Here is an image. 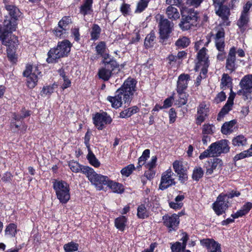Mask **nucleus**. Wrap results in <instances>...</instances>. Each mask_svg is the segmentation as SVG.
<instances>
[{
    "instance_id": "obj_1",
    "label": "nucleus",
    "mask_w": 252,
    "mask_h": 252,
    "mask_svg": "<svg viewBox=\"0 0 252 252\" xmlns=\"http://www.w3.org/2000/svg\"><path fill=\"white\" fill-rule=\"evenodd\" d=\"M71 43L67 40L59 42L56 48H52L48 52L46 60L48 63H52L56 60L67 55L70 51Z\"/></svg>"
},
{
    "instance_id": "obj_2",
    "label": "nucleus",
    "mask_w": 252,
    "mask_h": 252,
    "mask_svg": "<svg viewBox=\"0 0 252 252\" xmlns=\"http://www.w3.org/2000/svg\"><path fill=\"white\" fill-rule=\"evenodd\" d=\"M82 172L86 175L91 184L98 190H102L103 186L107 185L109 178L96 173L93 168L89 166H85L82 169Z\"/></svg>"
},
{
    "instance_id": "obj_3",
    "label": "nucleus",
    "mask_w": 252,
    "mask_h": 252,
    "mask_svg": "<svg viewBox=\"0 0 252 252\" xmlns=\"http://www.w3.org/2000/svg\"><path fill=\"white\" fill-rule=\"evenodd\" d=\"M102 63L104 66L98 70V75L100 79L106 81L111 77L113 71L119 68V64L108 54L103 55Z\"/></svg>"
},
{
    "instance_id": "obj_4",
    "label": "nucleus",
    "mask_w": 252,
    "mask_h": 252,
    "mask_svg": "<svg viewBox=\"0 0 252 252\" xmlns=\"http://www.w3.org/2000/svg\"><path fill=\"white\" fill-rule=\"evenodd\" d=\"M53 188L55 190L57 198L63 204L66 203L70 199V188L69 185L62 180H54Z\"/></svg>"
},
{
    "instance_id": "obj_5",
    "label": "nucleus",
    "mask_w": 252,
    "mask_h": 252,
    "mask_svg": "<svg viewBox=\"0 0 252 252\" xmlns=\"http://www.w3.org/2000/svg\"><path fill=\"white\" fill-rule=\"evenodd\" d=\"M182 20L179 24V26L183 31L189 29L191 26L196 24L197 20V13L194 10L186 8H183L181 10Z\"/></svg>"
},
{
    "instance_id": "obj_6",
    "label": "nucleus",
    "mask_w": 252,
    "mask_h": 252,
    "mask_svg": "<svg viewBox=\"0 0 252 252\" xmlns=\"http://www.w3.org/2000/svg\"><path fill=\"white\" fill-rule=\"evenodd\" d=\"M136 80L129 77L125 81L122 86L118 89L124 94L123 99L125 103H128L132 99L134 93L136 91Z\"/></svg>"
},
{
    "instance_id": "obj_7",
    "label": "nucleus",
    "mask_w": 252,
    "mask_h": 252,
    "mask_svg": "<svg viewBox=\"0 0 252 252\" xmlns=\"http://www.w3.org/2000/svg\"><path fill=\"white\" fill-rule=\"evenodd\" d=\"M40 74V72L37 66L31 65H28L26 66L23 75L27 78V83L29 88L32 89L36 85Z\"/></svg>"
},
{
    "instance_id": "obj_8",
    "label": "nucleus",
    "mask_w": 252,
    "mask_h": 252,
    "mask_svg": "<svg viewBox=\"0 0 252 252\" xmlns=\"http://www.w3.org/2000/svg\"><path fill=\"white\" fill-rule=\"evenodd\" d=\"M157 20H159V28L160 37L162 39L168 38L169 34L171 32L173 27V24L171 23L168 19L164 18L161 15H158L156 16Z\"/></svg>"
},
{
    "instance_id": "obj_9",
    "label": "nucleus",
    "mask_w": 252,
    "mask_h": 252,
    "mask_svg": "<svg viewBox=\"0 0 252 252\" xmlns=\"http://www.w3.org/2000/svg\"><path fill=\"white\" fill-rule=\"evenodd\" d=\"M175 175L171 169L169 168L162 173L161 176L159 189L164 190L175 184Z\"/></svg>"
},
{
    "instance_id": "obj_10",
    "label": "nucleus",
    "mask_w": 252,
    "mask_h": 252,
    "mask_svg": "<svg viewBox=\"0 0 252 252\" xmlns=\"http://www.w3.org/2000/svg\"><path fill=\"white\" fill-rule=\"evenodd\" d=\"M228 201L226 196L220 194L213 204V208L218 215L222 214L227 208Z\"/></svg>"
},
{
    "instance_id": "obj_11",
    "label": "nucleus",
    "mask_w": 252,
    "mask_h": 252,
    "mask_svg": "<svg viewBox=\"0 0 252 252\" xmlns=\"http://www.w3.org/2000/svg\"><path fill=\"white\" fill-rule=\"evenodd\" d=\"M93 119L94 124L100 130L104 128L105 125L109 124L112 122L111 118L105 112L96 113Z\"/></svg>"
},
{
    "instance_id": "obj_12",
    "label": "nucleus",
    "mask_w": 252,
    "mask_h": 252,
    "mask_svg": "<svg viewBox=\"0 0 252 252\" xmlns=\"http://www.w3.org/2000/svg\"><path fill=\"white\" fill-rule=\"evenodd\" d=\"M216 14L221 19L220 25L222 26H227L230 24L229 16L230 15L229 9L226 6L222 5L215 7Z\"/></svg>"
},
{
    "instance_id": "obj_13",
    "label": "nucleus",
    "mask_w": 252,
    "mask_h": 252,
    "mask_svg": "<svg viewBox=\"0 0 252 252\" xmlns=\"http://www.w3.org/2000/svg\"><path fill=\"white\" fill-rule=\"evenodd\" d=\"M162 220L164 224L168 228L169 231L175 230L179 223V217L176 214L164 216Z\"/></svg>"
},
{
    "instance_id": "obj_14",
    "label": "nucleus",
    "mask_w": 252,
    "mask_h": 252,
    "mask_svg": "<svg viewBox=\"0 0 252 252\" xmlns=\"http://www.w3.org/2000/svg\"><path fill=\"white\" fill-rule=\"evenodd\" d=\"M240 86L242 88L237 94L239 95L244 94L245 93L252 92V75H245L241 80Z\"/></svg>"
},
{
    "instance_id": "obj_15",
    "label": "nucleus",
    "mask_w": 252,
    "mask_h": 252,
    "mask_svg": "<svg viewBox=\"0 0 252 252\" xmlns=\"http://www.w3.org/2000/svg\"><path fill=\"white\" fill-rule=\"evenodd\" d=\"M174 171L177 174L179 179L181 182H184L188 179L187 169L184 167L182 162L176 160L173 163Z\"/></svg>"
},
{
    "instance_id": "obj_16",
    "label": "nucleus",
    "mask_w": 252,
    "mask_h": 252,
    "mask_svg": "<svg viewBox=\"0 0 252 252\" xmlns=\"http://www.w3.org/2000/svg\"><path fill=\"white\" fill-rule=\"evenodd\" d=\"M202 246L206 248L209 252H221L220 245L211 239H205L200 241Z\"/></svg>"
},
{
    "instance_id": "obj_17",
    "label": "nucleus",
    "mask_w": 252,
    "mask_h": 252,
    "mask_svg": "<svg viewBox=\"0 0 252 252\" xmlns=\"http://www.w3.org/2000/svg\"><path fill=\"white\" fill-rule=\"evenodd\" d=\"M123 94L120 90L118 89L116 92V94L114 96H109L107 98V100L111 104L113 108L117 109L122 106L124 99H123Z\"/></svg>"
},
{
    "instance_id": "obj_18",
    "label": "nucleus",
    "mask_w": 252,
    "mask_h": 252,
    "mask_svg": "<svg viewBox=\"0 0 252 252\" xmlns=\"http://www.w3.org/2000/svg\"><path fill=\"white\" fill-rule=\"evenodd\" d=\"M207 50L204 47H202L197 54V63H196V68L199 69L202 64L207 65L209 63V56L207 54Z\"/></svg>"
},
{
    "instance_id": "obj_19",
    "label": "nucleus",
    "mask_w": 252,
    "mask_h": 252,
    "mask_svg": "<svg viewBox=\"0 0 252 252\" xmlns=\"http://www.w3.org/2000/svg\"><path fill=\"white\" fill-rule=\"evenodd\" d=\"M209 107L204 103L202 102L197 107L196 123L200 125L205 119L209 113Z\"/></svg>"
},
{
    "instance_id": "obj_20",
    "label": "nucleus",
    "mask_w": 252,
    "mask_h": 252,
    "mask_svg": "<svg viewBox=\"0 0 252 252\" xmlns=\"http://www.w3.org/2000/svg\"><path fill=\"white\" fill-rule=\"evenodd\" d=\"M190 80V76L187 74H182L179 77L177 81V92L184 91L188 87V82Z\"/></svg>"
},
{
    "instance_id": "obj_21",
    "label": "nucleus",
    "mask_w": 252,
    "mask_h": 252,
    "mask_svg": "<svg viewBox=\"0 0 252 252\" xmlns=\"http://www.w3.org/2000/svg\"><path fill=\"white\" fill-rule=\"evenodd\" d=\"M235 55L236 48L233 47L230 49L226 63V69L231 72L235 69Z\"/></svg>"
},
{
    "instance_id": "obj_22",
    "label": "nucleus",
    "mask_w": 252,
    "mask_h": 252,
    "mask_svg": "<svg viewBox=\"0 0 252 252\" xmlns=\"http://www.w3.org/2000/svg\"><path fill=\"white\" fill-rule=\"evenodd\" d=\"M2 44L7 47V49H16L18 40L15 35L10 34L5 36L2 41Z\"/></svg>"
},
{
    "instance_id": "obj_23",
    "label": "nucleus",
    "mask_w": 252,
    "mask_h": 252,
    "mask_svg": "<svg viewBox=\"0 0 252 252\" xmlns=\"http://www.w3.org/2000/svg\"><path fill=\"white\" fill-rule=\"evenodd\" d=\"M222 165V161L220 158H214L211 160V164L206 167V174L210 175L214 171L220 170Z\"/></svg>"
},
{
    "instance_id": "obj_24",
    "label": "nucleus",
    "mask_w": 252,
    "mask_h": 252,
    "mask_svg": "<svg viewBox=\"0 0 252 252\" xmlns=\"http://www.w3.org/2000/svg\"><path fill=\"white\" fill-rule=\"evenodd\" d=\"M4 31L5 33L15 31L17 28V20L6 18L3 22Z\"/></svg>"
},
{
    "instance_id": "obj_25",
    "label": "nucleus",
    "mask_w": 252,
    "mask_h": 252,
    "mask_svg": "<svg viewBox=\"0 0 252 252\" xmlns=\"http://www.w3.org/2000/svg\"><path fill=\"white\" fill-rule=\"evenodd\" d=\"M216 46L217 50L220 52L217 56V58L222 60L225 58V53L224 52V39H215Z\"/></svg>"
},
{
    "instance_id": "obj_26",
    "label": "nucleus",
    "mask_w": 252,
    "mask_h": 252,
    "mask_svg": "<svg viewBox=\"0 0 252 252\" xmlns=\"http://www.w3.org/2000/svg\"><path fill=\"white\" fill-rule=\"evenodd\" d=\"M252 208V203L248 202L245 203L236 213L232 214L231 216L233 218H238L246 215Z\"/></svg>"
},
{
    "instance_id": "obj_27",
    "label": "nucleus",
    "mask_w": 252,
    "mask_h": 252,
    "mask_svg": "<svg viewBox=\"0 0 252 252\" xmlns=\"http://www.w3.org/2000/svg\"><path fill=\"white\" fill-rule=\"evenodd\" d=\"M115 193H121L124 191V188L121 184L114 182L108 179L106 185Z\"/></svg>"
},
{
    "instance_id": "obj_28",
    "label": "nucleus",
    "mask_w": 252,
    "mask_h": 252,
    "mask_svg": "<svg viewBox=\"0 0 252 252\" xmlns=\"http://www.w3.org/2000/svg\"><path fill=\"white\" fill-rule=\"evenodd\" d=\"M6 10L11 19L17 20L21 15L19 9L13 5H6Z\"/></svg>"
},
{
    "instance_id": "obj_29",
    "label": "nucleus",
    "mask_w": 252,
    "mask_h": 252,
    "mask_svg": "<svg viewBox=\"0 0 252 252\" xmlns=\"http://www.w3.org/2000/svg\"><path fill=\"white\" fill-rule=\"evenodd\" d=\"M166 14L168 18L171 20H175L180 18V14L178 9L171 5L167 7Z\"/></svg>"
},
{
    "instance_id": "obj_30",
    "label": "nucleus",
    "mask_w": 252,
    "mask_h": 252,
    "mask_svg": "<svg viewBox=\"0 0 252 252\" xmlns=\"http://www.w3.org/2000/svg\"><path fill=\"white\" fill-rule=\"evenodd\" d=\"M93 0H86L85 3L80 7V12L83 15L90 14L92 11Z\"/></svg>"
},
{
    "instance_id": "obj_31",
    "label": "nucleus",
    "mask_w": 252,
    "mask_h": 252,
    "mask_svg": "<svg viewBox=\"0 0 252 252\" xmlns=\"http://www.w3.org/2000/svg\"><path fill=\"white\" fill-rule=\"evenodd\" d=\"M250 21L249 14L241 13L239 19L237 21V25L240 29L245 28Z\"/></svg>"
},
{
    "instance_id": "obj_32",
    "label": "nucleus",
    "mask_w": 252,
    "mask_h": 252,
    "mask_svg": "<svg viewBox=\"0 0 252 252\" xmlns=\"http://www.w3.org/2000/svg\"><path fill=\"white\" fill-rule=\"evenodd\" d=\"M127 219L124 216L116 218L115 220V226L121 231H123L126 225Z\"/></svg>"
},
{
    "instance_id": "obj_33",
    "label": "nucleus",
    "mask_w": 252,
    "mask_h": 252,
    "mask_svg": "<svg viewBox=\"0 0 252 252\" xmlns=\"http://www.w3.org/2000/svg\"><path fill=\"white\" fill-rule=\"evenodd\" d=\"M217 146L219 147L220 154L222 153H227L229 151V147L228 145V141L225 139L220 140L217 142Z\"/></svg>"
},
{
    "instance_id": "obj_34",
    "label": "nucleus",
    "mask_w": 252,
    "mask_h": 252,
    "mask_svg": "<svg viewBox=\"0 0 252 252\" xmlns=\"http://www.w3.org/2000/svg\"><path fill=\"white\" fill-rule=\"evenodd\" d=\"M235 123L236 122L234 120L225 123L221 126V131L222 133L224 134L231 133L233 131V127Z\"/></svg>"
},
{
    "instance_id": "obj_35",
    "label": "nucleus",
    "mask_w": 252,
    "mask_h": 252,
    "mask_svg": "<svg viewBox=\"0 0 252 252\" xmlns=\"http://www.w3.org/2000/svg\"><path fill=\"white\" fill-rule=\"evenodd\" d=\"M232 79L227 74L224 73L222 74L221 79L220 87L221 89H225L226 88H232Z\"/></svg>"
},
{
    "instance_id": "obj_36",
    "label": "nucleus",
    "mask_w": 252,
    "mask_h": 252,
    "mask_svg": "<svg viewBox=\"0 0 252 252\" xmlns=\"http://www.w3.org/2000/svg\"><path fill=\"white\" fill-rule=\"evenodd\" d=\"M190 41L189 38L186 36L180 37L175 42V45L179 49L185 48L188 47Z\"/></svg>"
},
{
    "instance_id": "obj_37",
    "label": "nucleus",
    "mask_w": 252,
    "mask_h": 252,
    "mask_svg": "<svg viewBox=\"0 0 252 252\" xmlns=\"http://www.w3.org/2000/svg\"><path fill=\"white\" fill-rule=\"evenodd\" d=\"M138 110V108L136 106L129 108L121 112L120 114V117L122 118L130 117L133 114L136 113Z\"/></svg>"
},
{
    "instance_id": "obj_38",
    "label": "nucleus",
    "mask_w": 252,
    "mask_h": 252,
    "mask_svg": "<svg viewBox=\"0 0 252 252\" xmlns=\"http://www.w3.org/2000/svg\"><path fill=\"white\" fill-rule=\"evenodd\" d=\"M137 216L141 219H144L149 217V212L144 205L141 204L138 207Z\"/></svg>"
},
{
    "instance_id": "obj_39",
    "label": "nucleus",
    "mask_w": 252,
    "mask_h": 252,
    "mask_svg": "<svg viewBox=\"0 0 252 252\" xmlns=\"http://www.w3.org/2000/svg\"><path fill=\"white\" fill-rule=\"evenodd\" d=\"M71 23V19L70 17L64 16L59 22L58 26L67 31L69 29V25Z\"/></svg>"
},
{
    "instance_id": "obj_40",
    "label": "nucleus",
    "mask_w": 252,
    "mask_h": 252,
    "mask_svg": "<svg viewBox=\"0 0 252 252\" xmlns=\"http://www.w3.org/2000/svg\"><path fill=\"white\" fill-rule=\"evenodd\" d=\"M251 156H252V144L248 150L237 154L234 157V160L237 161Z\"/></svg>"
},
{
    "instance_id": "obj_41",
    "label": "nucleus",
    "mask_w": 252,
    "mask_h": 252,
    "mask_svg": "<svg viewBox=\"0 0 252 252\" xmlns=\"http://www.w3.org/2000/svg\"><path fill=\"white\" fill-rule=\"evenodd\" d=\"M79 244L73 241L66 243L63 246V249L65 252H74L78 250Z\"/></svg>"
},
{
    "instance_id": "obj_42",
    "label": "nucleus",
    "mask_w": 252,
    "mask_h": 252,
    "mask_svg": "<svg viewBox=\"0 0 252 252\" xmlns=\"http://www.w3.org/2000/svg\"><path fill=\"white\" fill-rule=\"evenodd\" d=\"M88 150L89 153L87 155V158L90 163L95 167H99L100 165L99 161L96 158L95 156L93 154V153L90 150V149H89Z\"/></svg>"
},
{
    "instance_id": "obj_43",
    "label": "nucleus",
    "mask_w": 252,
    "mask_h": 252,
    "mask_svg": "<svg viewBox=\"0 0 252 252\" xmlns=\"http://www.w3.org/2000/svg\"><path fill=\"white\" fill-rule=\"evenodd\" d=\"M156 36L154 32H151L147 35L144 41V45L146 48H149L153 46L154 44V41Z\"/></svg>"
},
{
    "instance_id": "obj_44",
    "label": "nucleus",
    "mask_w": 252,
    "mask_h": 252,
    "mask_svg": "<svg viewBox=\"0 0 252 252\" xmlns=\"http://www.w3.org/2000/svg\"><path fill=\"white\" fill-rule=\"evenodd\" d=\"M232 144L235 146H245L247 144V139L243 135H239L233 138Z\"/></svg>"
},
{
    "instance_id": "obj_45",
    "label": "nucleus",
    "mask_w": 252,
    "mask_h": 252,
    "mask_svg": "<svg viewBox=\"0 0 252 252\" xmlns=\"http://www.w3.org/2000/svg\"><path fill=\"white\" fill-rule=\"evenodd\" d=\"M100 32V28L97 25H94L91 32V39L94 40H97L99 37Z\"/></svg>"
},
{
    "instance_id": "obj_46",
    "label": "nucleus",
    "mask_w": 252,
    "mask_h": 252,
    "mask_svg": "<svg viewBox=\"0 0 252 252\" xmlns=\"http://www.w3.org/2000/svg\"><path fill=\"white\" fill-rule=\"evenodd\" d=\"M215 131V127L213 125L204 124L202 126V133L205 135H212Z\"/></svg>"
},
{
    "instance_id": "obj_47",
    "label": "nucleus",
    "mask_w": 252,
    "mask_h": 252,
    "mask_svg": "<svg viewBox=\"0 0 252 252\" xmlns=\"http://www.w3.org/2000/svg\"><path fill=\"white\" fill-rule=\"evenodd\" d=\"M233 104L227 102L221 109L218 114V120H220L225 115L227 114L231 110Z\"/></svg>"
},
{
    "instance_id": "obj_48",
    "label": "nucleus",
    "mask_w": 252,
    "mask_h": 252,
    "mask_svg": "<svg viewBox=\"0 0 252 252\" xmlns=\"http://www.w3.org/2000/svg\"><path fill=\"white\" fill-rule=\"evenodd\" d=\"M17 232V226L14 223L9 224L6 228L5 235L11 237H14Z\"/></svg>"
},
{
    "instance_id": "obj_49",
    "label": "nucleus",
    "mask_w": 252,
    "mask_h": 252,
    "mask_svg": "<svg viewBox=\"0 0 252 252\" xmlns=\"http://www.w3.org/2000/svg\"><path fill=\"white\" fill-rule=\"evenodd\" d=\"M179 94V99L177 100L176 104L179 107L184 105L186 104L187 102V98L186 94L184 91L181 92H177Z\"/></svg>"
},
{
    "instance_id": "obj_50",
    "label": "nucleus",
    "mask_w": 252,
    "mask_h": 252,
    "mask_svg": "<svg viewBox=\"0 0 252 252\" xmlns=\"http://www.w3.org/2000/svg\"><path fill=\"white\" fill-rule=\"evenodd\" d=\"M211 154L213 157H218L220 155L219 147L217 146V143L214 142L209 147Z\"/></svg>"
},
{
    "instance_id": "obj_51",
    "label": "nucleus",
    "mask_w": 252,
    "mask_h": 252,
    "mask_svg": "<svg viewBox=\"0 0 252 252\" xmlns=\"http://www.w3.org/2000/svg\"><path fill=\"white\" fill-rule=\"evenodd\" d=\"M150 151L149 149H146L143 151L142 156L139 158L138 159V163L140 166H141L145 163V161L150 157Z\"/></svg>"
},
{
    "instance_id": "obj_52",
    "label": "nucleus",
    "mask_w": 252,
    "mask_h": 252,
    "mask_svg": "<svg viewBox=\"0 0 252 252\" xmlns=\"http://www.w3.org/2000/svg\"><path fill=\"white\" fill-rule=\"evenodd\" d=\"M96 51L98 54L101 55L103 58V55H106L105 51L106 50V44L104 42L101 41L95 47Z\"/></svg>"
},
{
    "instance_id": "obj_53",
    "label": "nucleus",
    "mask_w": 252,
    "mask_h": 252,
    "mask_svg": "<svg viewBox=\"0 0 252 252\" xmlns=\"http://www.w3.org/2000/svg\"><path fill=\"white\" fill-rule=\"evenodd\" d=\"M204 172L200 167L195 168L193 172L192 178L195 180H198L203 176Z\"/></svg>"
},
{
    "instance_id": "obj_54",
    "label": "nucleus",
    "mask_w": 252,
    "mask_h": 252,
    "mask_svg": "<svg viewBox=\"0 0 252 252\" xmlns=\"http://www.w3.org/2000/svg\"><path fill=\"white\" fill-rule=\"evenodd\" d=\"M149 0H140L138 3L137 8L136 9V12H141L147 6Z\"/></svg>"
},
{
    "instance_id": "obj_55",
    "label": "nucleus",
    "mask_w": 252,
    "mask_h": 252,
    "mask_svg": "<svg viewBox=\"0 0 252 252\" xmlns=\"http://www.w3.org/2000/svg\"><path fill=\"white\" fill-rule=\"evenodd\" d=\"M134 169V166L132 164H129L123 168L121 171V173L123 175L128 177L132 173Z\"/></svg>"
},
{
    "instance_id": "obj_56",
    "label": "nucleus",
    "mask_w": 252,
    "mask_h": 252,
    "mask_svg": "<svg viewBox=\"0 0 252 252\" xmlns=\"http://www.w3.org/2000/svg\"><path fill=\"white\" fill-rule=\"evenodd\" d=\"M54 33L56 36L63 38L66 36L67 31L58 26L57 28L54 30Z\"/></svg>"
},
{
    "instance_id": "obj_57",
    "label": "nucleus",
    "mask_w": 252,
    "mask_h": 252,
    "mask_svg": "<svg viewBox=\"0 0 252 252\" xmlns=\"http://www.w3.org/2000/svg\"><path fill=\"white\" fill-rule=\"evenodd\" d=\"M69 166L72 172L76 173L79 172L80 171H81L82 172V169L85 167L84 166L82 167H81L79 164L76 162H72L69 163Z\"/></svg>"
},
{
    "instance_id": "obj_58",
    "label": "nucleus",
    "mask_w": 252,
    "mask_h": 252,
    "mask_svg": "<svg viewBox=\"0 0 252 252\" xmlns=\"http://www.w3.org/2000/svg\"><path fill=\"white\" fill-rule=\"evenodd\" d=\"M171 248L172 252H181L182 250L185 248V247L180 242H176L172 245Z\"/></svg>"
},
{
    "instance_id": "obj_59",
    "label": "nucleus",
    "mask_w": 252,
    "mask_h": 252,
    "mask_svg": "<svg viewBox=\"0 0 252 252\" xmlns=\"http://www.w3.org/2000/svg\"><path fill=\"white\" fill-rule=\"evenodd\" d=\"M16 49H7V57L12 62H15L16 56L15 54Z\"/></svg>"
},
{
    "instance_id": "obj_60",
    "label": "nucleus",
    "mask_w": 252,
    "mask_h": 252,
    "mask_svg": "<svg viewBox=\"0 0 252 252\" xmlns=\"http://www.w3.org/2000/svg\"><path fill=\"white\" fill-rule=\"evenodd\" d=\"M157 158L156 156H152L151 160L146 164V167L147 169L151 170L155 168L156 165Z\"/></svg>"
},
{
    "instance_id": "obj_61",
    "label": "nucleus",
    "mask_w": 252,
    "mask_h": 252,
    "mask_svg": "<svg viewBox=\"0 0 252 252\" xmlns=\"http://www.w3.org/2000/svg\"><path fill=\"white\" fill-rule=\"evenodd\" d=\"M226 196V199L232 198L234 197H238L240 195V192L236 190H232L228 192L226 194H223Z\"/></svg>"
},
{
    "instance_id": "obj_62",
    "label": "nucleus",
    "mask_w": 252,
    "mask_h": 252,
    "mask_svg": "<svg viewBox=\"0 0 252 252\" xmlns=\"http://www.w3.org/2000/svg\"><path fill=\"white\" fill-rule=\"evenodd\" d=\"M203 0H186V3L188 5L197 7L202 3Z\"/></svg>"
},
{
    "instance_id": "obj_63",
    "label": "nucleus",
    "mask_w": 252,
    "mask_h": 252,
    "mask_svg": "<svg viewBox=\"0 0 252 252\" xmlns=\"http://www.w3.org/2000/svg\"><path fill=\"white\" fill-rule=\"evenodd\" d=\"M169 117L170 123H173L176 119L177 115L174 108H171L169 111Z\"/></svg>"
},
{
    "instance_id": "obj_64",
    "label": "nucleus",
    "mask_w": 252,
    "mask_h": 252,
    "mask_svg": "<svg viewBox=\"0 0 252 252\" xmlns=\"http://www.w3.org/2000/svg\"><path fill=\"white\" fill-rule=\"evenodd\" d=\"M226 95L223 92H221L219 93L215 98V101L219 103L225 100Z\"/></svg>"
}]
</instances>
